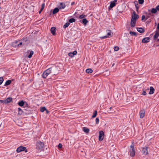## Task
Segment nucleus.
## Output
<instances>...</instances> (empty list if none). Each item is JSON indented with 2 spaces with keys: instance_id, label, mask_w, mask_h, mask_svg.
Wrapping results in <instances>:
<instances>
[{
  "instance_id": "f3484780",
  "label": "nucleus",
  "mask_w": 159,
  "mask_h": 159,
  "mask_svg": "<svg viewBox=\"0 0 159 159\" xmlns=\"http://www.w3.org/2000/svg\"><path fill=\"white\" fill-rule=\"evenodd\" d=\"M56 28L54 27H52L51 29V33L54 35L55 34V32L56 31Z\"/></svg>"
},
{
  "instance_id": "79ce46f5",
  "label": "nucleus",
  "mask_w": 159,
  "mask_h": 159,
  "mask_svg": "<svg viewBox=\"0 0 159 159\" xmlns=\"http://www.w3.org/2000/svg\"><path fill=\"white\" fill-rule=\"evenodd\" d=\"M77 52L76 51H75L74 52H72V53L73 55V56H74V55H76L77 54Z\"/></svg>"
},
{
  "instance_id": "3c124183",
  "label": "nucleus",
  "mask_w": 159,
  "mask_h": 159,
  "mask_svg": "<svg viewBox=\"0 0 159 159\" xmlns=\"http://www.w3.org/2000/svg\"><path fill=\"white\" fill-rule=\"evenodd\" d=\"M46 113H49V111H48V110H46Z\"/></svg>"
},
{
  "instance_id": "b1692460",
  "label": "nucleus",
  "mask_w": 159,
  "mask_h": 159,
  "mask_svg": "<svg viewBox=\"0 0 159 159\" xmlns=\"http://www.w3.org/2000/svg\"><path fill=\"white\" fill-rule=\"evenodd\" d=\"M86 72L88 73H90L93 72V70L89 68L86 70Z\"/></svg>"
},
{
  "instance_id": "423d86ee",
  "label": "nucleus",
  "mask_w": 159,
  "mask_h": 159,
  "mask_svg": "<svg viewBox=\"0 0 159 159\" xmlns=\"http://www.w3.org/2000/svg\"><path fill=\"white\" fill-rule=\"evenodd\" d=\"M99 140L100 141H102L103 140L104 137V132L102 130L100 131L99 132Z\"/></svg>"
},
{
  "instance_id": "393cba45",
  "label": "nucleus",
  "mask_w": 159,
  "mask_h": 159,
  "mask_svg": "<svg viewBox=\"0 0 159 159\" xmlns=\"http://www.w3.org/2000/svg\"><path fill=\"white\" fill-rule=\"evenodd\" d=\"M130 34L132 36L134 35L135 36H137V34H138V33L130 31Z\"/></svg>"
},
{
  "instance_id": "f704fd0d",
  "label": "nucleus",
  "mask_w": 159,
  "mask_h": 159,
  "mask_svg": "<svg viewBox=\"0 0 159 159\" xmlns=\"http://www.w3.org/2000/svg\"><path fill=\"white\" fill-rule=\"evenodd\" d=\"M18 111H19V112L18 113V114L20 115L22 114V109L20 108H18Z\"/></svg>"
},
{
  "instance_id": "a878e982",
  "label": "nucleus",
  "mask_w": 159,
  "mask_h": 159,
  "mask_svg": "<svg viewBox=\"0 0 159 159\" xmlns=\"http://www.w3.org/2000/svg\"><path fill=\"white\" fill-rule=\"evenodd\" d=\"M18 105L20 106H22L24 104V102L23 101H22L18 103Z\"/></svg>"
},
{
  "instance_id": "6e6d98bb",
  "label": "nucleus",
  "mask_w": 159,
  "mask_h": 159,
  "mask_svg": "<svg viewBox=\"0 0 159 159\" xmlns=\"http://www.w3.org/2000/svg\"><path fill=\"white\" fill-rule=\"evenodd\" d=\"M150 11V10H149V9L148 10V11Z\"/></svg>"
},
{
  "instance_id": "4be33fe9",
  "label": "nucleus",
  "mask_w": 159,
  "mask_h": 159,
  "mask_svg": "<svg viewBox=\"0 0 159 159\" xmlns=\"http://www.w3.org/2000/svg\"><path fill=\"white\" fill-rule=\"evenodd\" d=\"M59 9L57 8H54L53 11L52 13L53 14H55L58 12Z\"/></svg>"
},
{
  "instance_id": "f03ea898",
  "label": "nucleus",
  "mask_w": 159,
  "mask_h": 159,
  "mask_svg": "<svg viewBox=\"0 0 159 159\" xmlns=\"http://www.w3.org/2000/svg\"><path fill=\"white\" fill-rule=\"evenodd\" d=\"M139 17V15L137 14L135 11H134L132 15L130 22V25L132 27H134L135 25L137 20Z\"/></svg>"
},
{
  "instance_id": "72a5a7b5",
  "label": "nucleus",
  "mask_w": 159,
  "mask_h": 159,
  "mask_svg": "<svg viewBox=\"0 0 159 159\" xmlns=\"http://www.w3.org/2000/svg\"><path fill=\"white\" fill-rule=\"evenodd\" d=\"M86 16H85L84 14H82L79 16V18H80V19H83V18H84Z\"/></svg>"
},
{
  "instance_id": "412c9836",
  "label": "nucleus",
  "mask_w": 159,
  "mask_h": 159,
  "mask_svg": "<svg viewBox=\"0 0 159 159\" xmlns=\"http://www.w3.org/2000/svg\"><path fill=\"white\" fill-rule=\"evenodd\" d=\"M11 81L10 80H7L4 84V86H6L7 85H8L11 84Z\"/></svg>"
},
{
  "instance_id": "f8f14e48",
  "label": "nucleus",
  "mask_w": 159,
  "mask_h": 159,
  "mask_svg": "<svg viewBox=\"0 0 159 159\" xmlns=\"http://www.w3.org/2000/svg\"><path fill=\"white\" fill-rule=\"evenodd\" d=\"M12 100V98L11 97L7 98L5 100V104H7L11 102Z\"/></svg>"
},
{
  "instance_id": "f257e3e1",
  "label": "nucleus",
  "mask_w": 159,
  "mask_h": 159,
  "mask_svg": "<svg viewBox=\"0 0 159 159\" xmlns=\"http://www.w3.org/2000/svg\"><path fill=\"white\" fill-rule=\"evenodd\" d=\"M58 67L57 66H52L44 71L42 75L43 78H46L50 74L52 73L53 75L57 74L59 71Z\"/></svg>"
},
{
  "instance_id": "7c9ffc66",
  "label": "nucleus",
  "mask_w": 159,
  "mask_h": 159,
  "mask_svg": "<svg viewBox=\"0 0 159 159\" xmlns=\"http://www.w3.org/2000/svg\"><path fill=\"white\" fill-rule=\"evenodd\" d=\"M97 114V111H95L93 113V115L92 116V117L93 118L95 117L96 116Z\"/></svg>"
},
{
  "instance_id": "5fc2aeb1",
  "label": "nucleus",
  "mask_w": 159,
  "mask_h": 159,
  "mask_svg": "<svg viewBox=\"0 0 159 159\" xmlns=\"http://www.w3.org/2000/svg\"><path fill=\"white\" fill-rule=\"evenodd\" d=\"M109 109H110V110H111V107H110Z\"/></svg>"
},
{
  "instance_id": "49530a36",
  "label": "nucleus",
  "mask_w": 159,
  "mask_h": 159,
  "mask_svg": "<svg viewBox=\"0 0 159 159\" xmlns=\"http://www.w3.org/2000/svg\"><path fill=\"white\" fill-rule=\"evenodd\" d=\"M58 147L59 148H61L62 147V145L61 143H59L58 145Z\"/></svg>"
},
{
  "instance_id": "e433bc0d",
  "label": "nucleus",
  "mask_w": 159,
  "mask_h": 159,
  "mask_svg": "<svg viewBox=\"0 0 159 159\" xmlns=\"http://www.w3.org/2000/svg\"><path fill=\"white\" fill-rule=\"evenodd\" d=\"M144 2V0H138L139 3L140 4H143Z\"/></svg>"
},
{
  "instance_id": "ddd939ff",
  "label": "nucleus",
  "mask_w": 159,
  "mask_h": 159,
  "mask_svg": "<svg viewBox=\"0 0 159 159\" xmlns=\"http://www.w3.org/2000/svg\"><path fill=\"white\" fill-rule=\"evenodd\" d=\"M26 53L27 54L30 53L29 55H28V57L29 58H31L32 57V56L34 54V52L32 51H30V50H28L27 51Z\"/></svg>"
},
{
  "instance_id": "864d4df0",
  "label": "nucleus",
  "mask_w": 159,
  "mask_h": 159,
  "mask_svg": "<svg viewBox=\"0 0 159 159\" xmlns=\"http://www.w3.org/2000/svg\"><path fill=\"white\" fill-rule=\"evenodd\" d=\"M25 41H26L27 40V38H25Z\"/></svg>"
},
{
  "instance_id": "4c0bfd02",
  "label": "nucleus",
  "mask_w": 159,
  "mask_h": 159,
  "mask_svg": "<svg viewBox=\"0 0 159 159\" xmlns=\"http://www.w3.org/2000/svg\"><path fill=\"white\" fill-rule=\"evenodd\" d=\"M96 124H98L99 123V119L98 118H97L96 119Z\"/></svg>"
},
{
  "instance_id": "20e7f679",
  "label": "nucleus",
  "mask_w": 159,
  "mask_h": 159,
  "mask_svg": "<svg viewBox=\"0 0 159 159\" xmlns=\"http://www.w3.org/2000/svg\"><path fill=\"white\" fill-rule=\"evenodd\" d=\"M107 33V34L106 35L104 36L101 37V38L102 39H104L108 38H109L111 37L112 36L113 33L110 30H106Z\"/></svg>"
},
{
  "instance_id": "9b49d317",
  "label": "nucleus",
  "mask_w": 159,
  "mask_h": 159,
  "mask_svg": "<svg viewBox=\"0 0 159 159\" xmlns=\"http://www.w3.org/2000/svg\"><path fill=\"white\" fill-rule=\"evenodd\" d=\"M145 115V111L144 110H141L139 112L140 117L141 118H143Z\"/></svg>"
},
{
  "instance_id": "58836bf2",
  "label": "nucleus",
  "mask_w": 159,
  "mask_h": 159,
  "mask_svg": "<svg viewBox=\"0 0 159 159\" xmlns=\"http://www.w3.org/2000/svg\"><path fill=\"white\" fill-rule=\"evenodd\" d=\"M23 44H24V43H23L22 41H20V42L19 43V47H20Z\"/></svg>"
},
{
  "instance_id": "a18cd8bd",
  "label": "nucleus",
  "mask_w": 159,
  "mask_h": 159,
  "mask_svg": "<svg viewBox=\"0 0 159 159\" xmlns=\"http://www.w3.org/2000/svg\"><path fill=\"white\" fill-rule=\"evenodd\" d=\"M145 18V16L144 15H143L142 16V20H144Z\"/></svg>"
},
{
  "instance_id": "6ab92c4d",
  "label": "nucleus",
  "mask_w": 159,
  "mask_h": 159,
  "mask_svg": "<svg viewBox=\"0 0 159 159\" xmlns=\"http://www.w3.org/2000/svg\"><path fill=\"white\" fill-rule=\"evenodd\" d=\"M83 130L86 133H89V129L86 127H83Z\"/></svg>"
},
{
  "instance_id": "473e14b6",
  "label": "nucleus",
  "mask_w": 159,
  "mask_h": 159,
  "mask_svg": "<svg viewBox=\"0 0 159 159\" xmlns=\"http://www.w3.org/2000/svg\"><path fill=\"white\" fill-rule=\"evenodd\" d=\"M3 77H0V85H1L3 81Z\"/></svg>"
},
{
  "instance_id": "dca6fc26",
  "label": "nucleus",
  "mask_w": 159,
  "mask_h": 159,
  "mask_svg": "<svg viewBox=\"0 0 159 159\" xmlns=\"http://www.w3.org/2000/svg\"><path fill=\"white\" fill-rule=\"evenodd\" d=\"M137 30L138 31L141 33H143L144 32V30L142 28H137Z\"/></svg>"
},
{
  "instance_id": "bb28decb",
  "label": "nucleus",
  "mask_w": 159,
  "mask_h": 159,
  "mask_svg": "<svg viewBox=\"0 0 159 159\" xmlns=\"http://www.w3.org/2000/svg\"><path fill=\"white\" fill-rule=\"evenodd\" d=\"M88 22V21L86 19H83L82 20V23L85 25H86Z\"/></svg>"
},
{
  "instance_id": "c9c22d12",
  "label": "nucleus",
  "mask_w": 159,
  "mask_h": 159,
  "mask_svg": "<svg viewBox=\"0 0 159 159\" xmlns=\"http://www.w3.org/2000/svg\"><path fill=\"white\" fill-rule=\"evenodd\" d=\"M114 49L115 51H117L119 50V48L117 46H115L114 48Z\"/></svg>"
},
{
  "instance_id": "6e6552de",
  "label": "nucleus",
  "mask_w": 159,
  "mask_h": 159,
  "mask_svg": "<svg viewBox=\"0 0 159 159\" xmlns=\"http://www.w3.org/2000/svg\"><path fill=\"white\" fill-rule=\"evenodd\" d=\"M148 148L147 147H145L142 148V152L144 154L146 155L148 154Z\"/></svg>"
},
{
  "instance_id": "cd10ccee",
  "label": "nucleus",
  "mask_w": 159,
  "mask_h": 159,
  "mask_svg": "<svg viewBox=\"0 0 159 159\" xmlns=\"http://www.w3.org/2000/svg\"><path fill=\"white\" fill-rule=\"evenodd\" d=\"M135 7L136 11L137 12H138L139 8L138 3H135Z\"/></svg>"
},
{
  "instance_id": "ea45409f",
  "label": "nucleus",
  "mask_w": 159,
  "mask_h": 159,
  "mask_svg": "<svg viewBox=\"0 0 159 159\" xmlns=\"http://www.w3.org/2000/svg\"><path fill=\"white\" fill-rule=\"evenodd\" d=\"M68 55L71 57H73L74 56L72 52H69L68 53Z\"/></svg>"
},
{
  "instance_id": "c85d7f7f",
  "label": "nucleus",
  "mask_w": 159,
  "mask_h": 159,
  "mask_svg": "<svg viewBox=\"0 0 159 159\" xmlns=\"http://www.w3.org/2000/svg\"><path fill=\"white\" fill-rule=\"evenodd\" d=\"M70 23L68 22L66 23L63 26V28H66V27H68L69 25H70Z\"/></svg>"
},
{
  "instance_id": "4d7b16f0",
  "label": "nucleus",
  "mask_w": 159,
  "mask_h": 159,
  "mask_svg": "<svg viewBox=\"0 0 159 159\" xmlns=\"http://www.w3.org/2000/svg\"><path fill=\"white\" fill-rule=\"evenodd\" d=\"M147 19H146L144 21H145L146 20H147Z\"/></svg>"
},
{
  "instance_id": "2eb2a0df",
  "label": "nucleus",
  "mask_w": 159,
  "mask_h": 159,
  "mask_svg": "<svg viewBox=\"0 0 159 159\" xmlns=\"http://www.w3.org/2000/svg\"><path fill=\"white\" fill-rule=\"evenodd\" d=\"M20 40L16 41L13 43V45L15 47H19V43L20 42Z\"/></svg>"
},
{
  "instance_id": "c756f323",
  "label": "nucleus",
  "mask_w": 159,
  "mask_h": 159,
  "mask_svg": "<svg viewBox=\"0 0 159 159\" xmlns=\"http://www.w3.org/2000/svg\"><path fill=\"white\" fill-rule=\"evenodd\" d=\"M75 20L74 18H71L69 20V22L71 23L75 22Z\"/></svg>"
},
{
  "instance_id": "37998d69",
  "label": "nucleus",
  "mask_w": 159,
  "mask_h": 159,
  "mask_svg": "<svg viewBox=\"0 0 159 159\" xmlns=\"http://www.w3.org/2000/svg\"><path fill=\"white\" fill-rule=\"evenodd\" d=\"M142 94L144 95H146L147 93L144 90H143L142 92Z\"/></svg>"
},
{
  "instance_id": "8fccbe9b",
  "label": "nucleus",
  "mask_w": 159,
  "mask_h": 159,
  "mask_svg": "<svg viewBox=\"0 0 159 159\" xmlns=\"http://www.w3.org/2000/svg\"><path fill=\"white\" fill-rule=\"evenodd\" d=\"M43 10H41V9H40V10L39 11V13H40L41 12V11H42Z\"/></svg>"
},
{
  "instance_id": "603ef678",
  "label": "nucleus",
  "mask_w": 159,
  "mask_h": 159,
  "mask_svg": "<svg viewBox=\"0 0 159 159\" xmlns=\"http://www.w3.org/2000/svg\"><path fill=\"white\" fill-rule=\"evenodd\" d=\"M74 3H74V2H72L71 3V5H73V4H74Z\"/></svg>"
},
{
  "instance_id": "2f4dec72",
  "label": "nucleus",
  "mask_w": 159,
  "mask_h": 159,
  "mask_svg": "<svg viewBox=\"0 0 159 159\" xmlns=\"http://www.w3.org/2000/svg\"><path fill=\"white\" fill-rule=\"evenodd\" d=\"M46 110V109L45 107H43L41 108L40 111L42 112H44Z\"/></svg>"
},
{
  "instance_id": "0eeeda50",
  "label": "nucleus",
  "mask_w": 159,
  "mask_h": 159,
  "mask_svg": "<svg viewBox=\"0 0 159 159\" xmlns=\"http://www.w3.org/2000/svg\"><path fill=\"white\" fill-rule=\"evenodd\" d=\"M26 149V148L23 146L19 147L16 149V151L18 152H20L22 151H25Z\"/></svg>"
},
{
  "instance_id": "9d476101",
  "label": "nucleus",
  "mask_w": 159,
  "mask_h": 159,
  "mask_svg": "<svg viewBox=\"0 0 159 159\" xmlns=\"http://www.w3.org/2000/svg\"><path fill=\"white\" fill-rule=\"evenodd\" d=\"M159 36V30L158 31H156L155 34L153 37V39L154 40H156Z\"/></svg>"
},
{
  "instance_id": "09e8293b",
  "label": "nucleus",
  "mask_w": 159,
  "mask_h": 159,
  "mask_svg": "<svg viewBox=\"0 0 159 159\" xmlns=\"http://www.w3.org/2000/svg\"><path fill=\"white\" fill-rule=\"evenodd\" d=\"M157 29H159V23L157 24Z\"/></svg>"
},
{
  "instance_id": "a211bd4d",
  "label": "nucleus",
  "mask_w": 159,
  "mask_h": 159,
  "mask_svg": "<svg viewBox=\"0 0 159 159\" xmlns=\"http://www.w3.org/2000/svg\"><path fill=\"white\" fill-rule=\"evenodd\" d=\"M150 91L149 92V94H152L154 92V89L152 87H150Z\"/></svg>"
},
{
  "instance_id": "aec40b11",
  "label": "nucleus",
  "mask_w": 159,
  "mask_h": 159,
  "mask_svg": "<svg viewBox=\"0 0 159 159\" xmlns=\"http://www.w3.org/2000/svg\"><path fill=\"white\" fill-rule=\"evenodd\" d=\"M59 8L60 9H64L65 7V5L64 4L62 3H60L59 5Z\"/></svg>"
},
{
  "instance_id": "5701e85b",
  "label": "nucleus",
  "mask_w": 159,
  "mask_h": 159,
  "mask_svg": "<svg viewBox=\"0 0 159 159\" xmlns=\"http://www.w3.org/2000/svg\"><path fill=\"white\" fill-rule=\"evenodd\" d=\"M151 11L152 13H155L157 12V10L156 8H153L152 9Z\"/></svg>"
},
{
  "instance_id": "1a4fd4ad",
  "label": "nucleus",
  "mask_w": 159,
  "mask_h": 159,
  "mask_svg": "<svg viewBox=\"0 0 159 159\" xmlns=\"http://www.w3.org/2000/svg\"><path fill=\"white\" fill-rule=\"evenodd\" d=\"M150 40V38L149 37H145L143 39L142 42L143 43H147L149 42Z\"/></svg>"
},
{
  "instance_id": "a19ab883",
  "label": "nucleus",
  "mask_w": 159,
  "mask_h": 159,
  "mask_svg": "<svg viewBox=\"0 0 159 159\" xmlns=\"http://www.w3.org/2000/svg\"><path fill=\"white\" fill-rule=\"evenodd\" d=\"M44 7H45V4H44V3H43L42 4V7H41V10H43V9H44Z\"/></svg>"
},
{
  "instance_id": "39448f33",
  "label": "nucleus",
  "mask_w": 159,
  "mask_h": 159,
  "mask_svg": "<svg viewBox=\"0 0 159 159\" xmlns=\"http://www.w3.org/2000/svg\"><path fill=\"white\" fill-rule=\"evenodd\" d=\"M44 146V143L41 142H38L37 143L36 148L38 150L41 151Z\"/></svg>"
},
{
  "instance_id": "c03bdc74",
  "label": "nucleus",
  "mask_w": 159,
  "mask_h": 159,
  "mask_svg": "<svg viewBox=\"0 0 159 159\" xmlns=\"http://www.w3.org/2000/svg\"><path fill=\"white\" fill-rule=\"evenodd\" d=\"M5 100H0V103H5Z\"/></svg>"
},
{
  "instance_id": "de8ad7c7",
  "label": "nucleus",
  "mask_w": 159,
  "mask_h": 159,
  "mask_svg": "<svg viewBox=\"0 0 159 159\" xmlns=\"http://www.w3.org/2000/svg\"><path fill=\"white\" fill-rule=\"evenodd\" d=\"M156 8L157 10L159 11V5L157 6L156 7Z\"/></svg>"
},
{
  "instance_id": "4468645a",
  "label": "nucleus",
  "mask_w": 159,
  "mask_h": 159,
  "mask_svg": "<svg viewBox=\"0 0 159 159\" xmlns=\"http://www.w3.org/2000/svg\"><path fill=\"white\" fill-rule=\"evenodd\" d=\"M117 1L116 0H115L113 2H111L110 5V7L111 8L113 7L116 5V3L117 2Z\"/></svg>"
},
{
  "instance_id": "7ed1b4c3",
  "label": "nucleus",
  "mask_w": 159,
  "mask_h": 159,
  "mask_svg": "<svg viewBox=\"0 0 159 159\" xmlns=\"http://www.w3.org/2000/svg\"><path fill=\"white\" fill-rule=\"evenodd\" d=\"M132 144L130 146V155L131 156L133 157L135 155V151L134 147V142L132 141L131 142Z\"/></svg>"
}]
</instances>
